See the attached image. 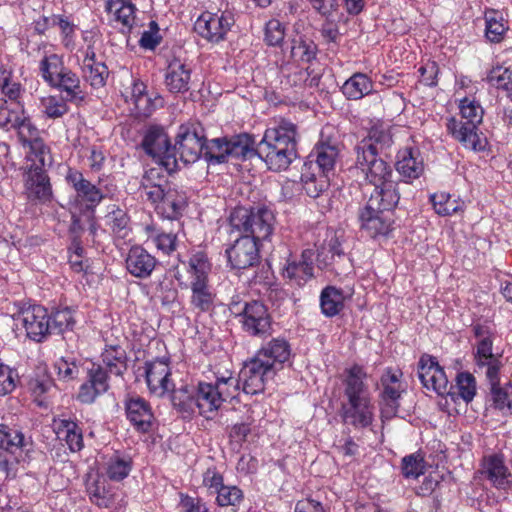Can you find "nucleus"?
I'll list each match as a JSON object with an SVG mask.
<instances>
[{"instance_id":"1","label":"nucleus","mask_w":512,"mask_h":512,"mask_svg":"<svg viewBox=\"0 0 512 512\" xmlns=\"http://www.w3.org/2000/svg\"><path fill=\"white\" fill-rule=\"evenodd\" d=\"M180 265L175 278L180 288L190 290L191 310L197 315L212 312L216 306L217 293L210 282L212 264L207 254L202 250L193 251Z\"/></svg>"},{"instance_id":"2","label":"nucleus","mask_w":512,"mask_h":512,"mask_svg":"<svg viewBox=\"0 0 512 512\" xmlns=\"http://www.w3.org/2000/svg\"><path fill=\"white\" fill-rule=\"evenodd\" d=\"M366 379L365 369L358 364L344 371L340 417L344 425L355 429L367 428L374 421L375 407Z\"/></svg>"},{"instance_id":"3","label":"nucleus","mask_w":512,"mask_h":512,"mask_svg":"<svg viewBox=\"0 0 512 512\" xmlns=\"http://www.w3.org/2000/svg\"><path fill=\"white\" fill-rule=\"evenodd\" d=\"M215 382H200L195 394L188 396L187 400L176 402L177 396L173 397L175 406L188 413L196 411L207 419L212 418L223 404V402L232 399L238 391V381L229 369L225 371L217 370L214 372Z\"/></svg>"},{"instance_id":"4","label":"nucleus","mask_w":512,"mask_h":512,"mask_svg":"<svg viewBox=\"0 0 512 512\" xmlns=\"http://www.w3.org/2000/svg\"><path fill=\"white\" fill-rule=\"evenodd\" d=\"M460 119L450 117L446 128L454 139L467 149L483 151L487 146V139L479 132L478 126L482 123L484 110L479 102L470 98H463L459 103Z\"/></svg>"},{"instance_id":"5","label":"nucleus","mask_w":512,"mask_h":512,"mask_svg":"<svg viewBox=\"0 0 512 512\" xmlns=\"http://www.w3.org/2000/svg\"><path fill=\"white\" fill-rule=\"evenodd\" d=\"M399 199L400 195L392 190H388L383 196L371 194L367 203L359 209L358 220L361 231L371 238L387 235L393 224L391 212L397 206Z\"/></svg>"},{"instance_id":"6","label":"nucleus","mask_w":512,"mask_h":512,"mask_svg":"<svg viewBox=\"0 0 512 512\" xmlns=\"http://www.w3.org/2000/svg\"><path fill=\"white\" fill-rule=\"evenodd\" d=\"M33 442L30 437L7 424H0V472L5 479H15L18 466L31 459Z\"/></svg>"},{"instance_id":"7","label":"nucleus","mask_w":512,"mask_h":512,"mask_svg":"<svg viewBox=\"0 0 512 512\" xmlns=\"http://www.w3.org/2000/svg\"><path fill=\"white\" fill-rule=\"evenodd\" d=\"M154 169H151L142 182L143 196L154 205L156 212L163 218L179 220L187 205L188 197L184 191L172 187H163L161 184H151L150 177Z\"/></svg>"},{"instance_id":"8","label":"nucleus","mask_w":512,"mask_h":512,"mask_svg":"<svg viewBox=\"0 0 512 512\" xmlns=\"http://www.w3.org/2000/svg\"><path fill=\"white\" fill-rule=\"evenodd\" d=\"M67 183L75 191L72 202V225L71 229H82L79 214L95 213V208L103 201L105 194L102 189L86 179L83 173L77 169L69 168L65 176Z\"/></svg>"},{"instance_id":"9","label":"nucleus","mask_w":512,"mask_h":512,"mask_svg":"<svg viewBox=\"0 0 512 512\" xmlns=\"http://www.w3.org/2000/svg\"><path fill=\"white\" fill-rule=\"evenodd\" d=\"M230 225L255 241L267 240L273 233L275 216L271 209L257 206L251 209L235 208L230 215Z\"/></svg>"},{"instance_id":"10","label":"nucleus","mask_w":512,"mask_h":512,"mask_svg":"<svg viewBox=\"0 0 512 512\" xmlns=\"http://www.w3.org/2000/svg\"><path fill=\"white\" fill-rule=\"evenodd\" d=\"M39 74L50 87L65 92L69 100L82 93L79 76L64 65L63 56L45 52L39 62Z\"/></svg>"},{"instance_id":"11","label":"nucleus","mask_w":512,"mask_h":512,"mask_svg":"<svg viewBox=\"0 0 512 512\" xmlns=\"http://www.w3.org/2000/svg\"><path fill=\"white\" fill-rule=\"evenodd\" d=\"M318 48L314 41L304 35H296L290 42V59L299 68L293 75H288L293 85L305 83L310 87L317 86L320 75L311 68L316 60Z\"/></svg>"},{"instance_id":"12","label":"nucleus","mask_w":512,"mask_h":512,"mask_svg":"<svg viewBox=\"0 0 512 512\" xmlns=\"http://www.w3.org/2000/svg\"><path fill=\"white\" fill-rule=\"evenodd\" d=\"M355 164L365 175V179L372 184L375 189L372 194L383 196L388 190L399 194L397 184L392 178V168L376 153L355 152Z\"/></svg>"},{"instance_id":"13","label":"nucleus","mask_w":512,"mask_h":512,"mask_svg":"<svg viewBox=\"0 0 512 512\" xmlns=\"http://www.w3.org/2000/svg\"><path fill=\"white\" fill-rule=\"evenodd\" d=\"M206 133L202 124L190 120L179 126L172 146L174 154L179 156L184 164L195 163L205 150ZM177 158V156H175Z\"/></svg>"},{"instance_id":"14","label":"nucleus","mask_w":512,"mask_h":512,"mask_svg":"<svg viewBox=\"0 0 512 512\" xmlns=\"http://www.w3.org/2000/svg\"><path fill=\"white\" fill-rule=\"evenodd\" d=\"M141 146L147 155L155 159L168 172L177 169L178 159L175 157L174 149L163 127L149 126L144 132Z\"/></svg>"},{"instance_id":"15","label":"nucleus","mask_w":512,"mask_h":512,"mask_svg":"<svg viewBox=\"0 0 512 512\" xmlns=\"http://www.w3.org/2000/svg\"><path fill=\"white\" fill-rule=\"evenodd\" d=\"M234 23V17L230 12L218 11L212 13L205 11L197 18L194 30L208 42L219 43L225 40Z\"/></svg>"},{"instance_id":"16","label":"nucleus","mask_w":512,"mask_h":512,"mask_svg":"<svg viewBox=\"0 0 512 512\" xmlns=\"http://www.w3.org/2000/svg\"><path fill=\"white\" fill-rule=\"evenodd\" d=\"M242 329L253 337H267L272 332V319L267 307L260 301L244 303L238 313Z\"/></svg>"},{"instance_id":"17","label":"nucleus","mask_w":512,"mask_h":512,"mask_svg":"<svg viewBox=\"0 0 512 512\" xmlns=\"http://www.w3.org/2000/svg\"><path fill=\"white\" fill-rule=\"evenodd\" d=\"M502 367V361L484 366L489 389L488 400L494 409L512 411V382L501 383L500 371Z\"/></svg>"},{"instance_id":"18","label":"nucleus","mask_w":512,"mask_h":512,"mask_svg":"<svg viewBox=\"0 0 512 512\" xmlns=\"http://www.w3.org/2000/svg\"><path fill=\"white\" fill-rule=\"evenodd\" d=\"M276 372L271 368L270 364L264 363L262 360L254 356L250 361L246 362L236 378L238 384L242 383V389L246 394H258L264 391L265 383L274 377Z\"/></svg>"},{"instance_id":"19","label":"nucleus","mask_w":512,"mask_h":512,"mask_svg":"<svg viewBox=\"0 0 512 512\" xmlns=\"http://www.w3.org/2000/svg\"><path fill=\"white\" fill-rule=\"evenodd\" d=\"M402 375L403 373L399 369L387 368L380 378L382 387L381 413L386 418L395 416L398 411L399 399L402 393L405 391V388L401 382Z\"/></svg>"},{"instance_id":"20","label":"nucleus","mask_w":512,"mask_h":512,"mask_svg":"<svg viewBox=\"0 0 512 512\" xmlns=\"http://www.w3.org/2000/svg\"><path fill=\"white\" fill-rule=\"evenodd\" d=\"M26 198L46 204L53 199V189L47 169H22Z\"/></svg>"},{"instance_id":"21","label":"nucleus","mask_w":512,"mask_h":512,"mask_svg":"<svg viewBox=\"0 0 512 512\" xmlns=\"http://www.w3.org/2000/svg\"><path fill=\"white\" fill-rule=\"evenodd\" d=\"M110 375L102 366L93 363L87 372L86 381L80 386L77 399L84 404H92L110 389Z\"/></svg>"},{"instance_id":"22","label":"nucleus","mask_w":512,"mask_h":512,"mask_svg":"<svg viewBox=\"0 0 512 512\" xmlns=\"http://www.w3.org/2000/svg\"><path fill=\"white\" fill-rule=\"evenodd\" d=\"M228 262L234 269H248L260 259L258 243L250 236H241L226 249Z\"/></svg>"},{"instance_id":"23","label":"nucleus","mask_w":512,"mask_h":512,"mask_svg":"<svg viewBox=\"0 0 512 512\" xmlns=\"http://www.w3.org/2000/svg\"><path fill=\"white\" fill-rule=\"evenodd\" d=\"M167 67L165 73V85L171 93H185L190 89L192 68L176 54L171 51L167 56Z\"/></svg>"},{"instance_id":"24","label":"nucleus","mask_w":512,"mask_h":512,"mask_svg":"<svg viewBox=\"0 0 512 512\" xmlns=\"http://www.w3.org/2000/svg\"><path fill=\"white\" fill-rule=\"evenodd\" d=\"M19 319L30 339L41 342L50 334V314L41 305H33L23 309Z\"/></svg>"},{"instance_id":"25","label":"nucleus","mask_w":512,"mask_h":512,"mask_svg":"<svg viewBox=\"0 0 512 512\" xmlns=\"http://www.w3.org/2000/svg\"><path fill=\"white\" fill-rule=\"evenodd\" d=\"M282 275L289 284L298 287L304 286L314 277V252L311 249L303 250L300 256L287 260Z\"/></svg>"},{"instance_id":"26","label":"nucleus","mask_w":512,"mask_h":512,"mask_svg":"<svg viewBox=\"0 0 512 512\" xmlns=\"http://www.w3.org/2000/svg\"><path fill=\"white\" fill-rule=\"evenodd\" d=\"M418 377L427 390H433L439 396L448 393V379L443 368L435 358L422 355L418 362Z\"/></svg>"},{"instance_id":"27","label":"nucleus","mask_w":512,"mask_h":512,"mask_svg":"<svg viewBox=\"0 0 512 512\" xmlns=\"http://www.w3.org/2000/svg\"><path fill=\"white\" fill-rule=\"evenodd\" d=\"M145 376L151 394L162 397L174 391L175 385L171 379V369L168 360L158 359L147 362L145 365Z\"/></svg>"},{"instance_id":"28","label":"nucleus","mask_w":512,"mask_h":512,"mask_svg":"<svg viewBox=\"0 0 512 512\" xmlns=\"http://www.w3.org/2000/svg\"><path fill=\"white\" fill-rule=\"evenodd\" d=\"M297 126L285 118L274 119L259 144L297 150Z\"/></svg>"},{"instance_id":"29","label":"nucleus","mask_w":512,"mask_h":512,"mask_svg":"<svg viewBox=\"0 0 512 512\" xmlns=\"http://www.w3.org/2000/svg\"><path fill=\"white\" fill-rule=\"evenodd\" d=\"M124 405L126 417L136 431L148 433L153 429L155 417L148 401L140 396H129Z\"/></svg>"},{"instance_id":"30","label":"nucleus","mask_w":512,"mask_h":512,"mask_svg":"<svg viewBox=\"0 0 512 512\" xmlns=\"http://www.w3.org/2000/svg\"><path fill=\"white\" fill-rule=\"evenodd\" d=\"M472 331L478 340L474 355L476 366L479 369H483L484 366L500 362V357L492 352L491 326L487 322H476L472 325Z\"/></svg>"},{"instance_id":"31","label":"nucleus","mask_w":512,"mask_h":512,"mask_svg":"<svg viewBox=\"0 0 512 512\" xmlns=\"http://www.w3.org/2000/svg\"><path fill=\"white\" fill-rule=\"evenodd\" d=\"M255 356L264 363L270 364L271 368L276 372L289 360L291 347L285 338H273L263 344Z\"/></svg>"},{"instance_id":"32","label":"nucleus","mask_w":512,"mask_h":512,"mask_svg":"<svg viewBox=\"0 0 512 512\" xmlns=\"http://www.w3.org/2000/svg\"><path fill=\"white\" fill-rule=\"evenodd\" d=\"M126 269L134 277L148 278L156 267V258L141 246L129 249L126 260Z\"/></svg>"},{"instance_id":"33","label":"nucleus","mask_w":512,"mask_h":512,"mask_svg":"<svg viewBox=\"0 0 512 512\" xmlns=\"http://www.w3.org/2000/svg\"><path fill=\"white\" fill-rule=\"evenodd\" d=\"M392 144V135L387 127L381 123L374 124L368 131L366 137L360 140L355 148V152L376 153L379 155L384 149Z\"/></svg>"},{"instance_id":"34","label":"nucleus","mask_w":512,"mask_h":512,"mask_svg":"<svg viewBox=\"0 0 512 512\" xmlns=\"http://www.w3.org/2000/svg\"><path fill=\"white\" fill-rule=\"evenodd\" d=\"M53 430L59 439L66 442L72 452L84 447L82 429L76 419L64 415L53 419Z\"/></svg>"},{"instance_id":"35","label":"nucleus","mask_w":512,"mask_h":512,"mask_svg":"<svg viewBox=\"0 0 512 512\" xmlns=\"http://www.w3.org/2000/svg\"><path fill=\"white\" fill-rule=\"evenodd\" d=\"M396 170L405 182L419 178L424 171L423 159L418 149L406 147L397 154Z\"/></svg>"},{"instance_id":"36","label":"nucleus","mask_w":512,"mask_h":512,"mask_svg":"<svg viewBox=\"0 0 512 512\" xmlns=\"http://www.w3.org/2000/svg\"><path fill=\"white\" fill-rule=\"evenodd\" d=\"M257 156L265 161L267 167L273 171L286 170L293 159L297 156V150L289 148H280L276 146H267L266 144L257 145Z\"/></svg>"},{"instance_id":"37","label":"nucleus","mask_w":512,"mask_h":512,"mask_svg":"<svg viewBox=\"0 0 512 512\" xmlns=\"http://www.w3.org/2000/svg\"><path fill=\"white\" fill-rule=\"evenodd\" d=\"M100 358L101 363H97L99 366H102L110 375L123 378L128 370V355L122 346L118 344L106 345Z\"/></svg>"},{"instance_id":"38","label":"nucleus","mask_w":512,"mask_h":512,"mask_svg":"<svg viewBox=\"0 0 512 512\" xmlns=\"http://www.w3.org/2000/svg\"><path fill=\"white\" fill-rule=\"evenodd\" d=\"M481 473L497 489L506 490L509 487L510 473L502 456L498 454L484 456Z\"/></svg>"},{"instance_id":"39","label":"nucleus","mask_w":512,"mask_h":512,"mask_svg":"<svg viewBox=\"0 0 512 512\" xmlns=\"http://www.w3.org/2000/svg\"><path fill=\"white\" fill-rule=\"evenodd\" d=\"M86 491L90 501L99 508H109L115 501V491L108 481L102 477L89 478Z\"/></svg>"},{"instance_id":"40","label":"nucleus","mask_w":512,"mask_h":512,"mask_svg":"<svg viewBox=\"0 0 512 512\" xmlns=\"http://www.w3.org/2000/svg\"><path fill=\"white\" fill-rule=\"evenodd\" d=\"M302 186L305 193L311 198L322 195L330 186V177L313 168V161L305 165L301 176Z\"/></svg>"},{"instance_id":"41","label":"nucleus","mask_w":512,"mask_h":512,"mask_svg":"<svg viewBox=\"0 0 512 512\" xmlns=\"http://www.w3.org/2000/svg\"><path fill=\"white\" fill-rule=\"evenodd\" d=\"M28 151L25 154V161L22 169H47L52 165L53 158L50 147L44 139L36 140L26 146Z\"/></svg>"},{"instance_id":"42","label":"nucleus","mask_w":512,"mask_h":512,"mask_svg":"<svg viewBox=\"0 0 512 512\" xmlns=\"http://www.w3.org/2000/svg\"><path fill=\"white\" fill-rule=\"evenodd\" d=\"M310 157H314L313 168L330 177L339 157V149L336 145L320 143L315 146Z\"/></svg>"},{"instance_id":"43","label":"nucleus","mask_w":512,"mask_h":512,"mask_svg":"<svg viewBox=\"0 0 512 512\" xmlns=\"http://www.w3.org/2000/svg\"><path fill=\"white\" fill-rule=\"evenodd\" d=\"M477 393L476 378L469 372H460L455 379V385L448 386V393L453 402L461 398L464 402H471Z\"/></svg>"},{"instance_id":"44","label":"nucleus","mask_w":512,"mask_h":512,"mask_svg":"<svg viewBox=\"0 0 512 512\" xmlns=\"http://www.w3.org/2000/svg\"><path fill=\"white\" fill-rule=\"evenodd\" d=\"M485 19V37L491 43H500L509 29L508 22L503 13L489 9L484 14Z\"/></svg>"},{"instance_id":"45","label":"nucleus","mask_w":512,"mask_h":512,"mask_svg":"<svg viewBox=\"0 0 512 512\" xmlns=\"http://www.w3.org/2000/svg\"><path fill=\"white\" fill-rule=\"evenodd\" d=\"M373 91V81L364 73H354L345 81L342 92L348 100H360Z\"/></svg>"},{"instance_id":"46","label":"nucleus","mask_w":512,"mask_h":512,"mask_svg":"<svg viewBox=\"0 0 512 512\" xmlns=\"http://www.w3.org/2000/svg\"><path fill=\"white\" fill-rule=\"evenodd\" d=\"M229 157L237 159H251L257 155V147H254V139L249 134H239L227 139L225 148Z\"/></svg>"},{"instance_id":"47","label":"nucleus","mask_w":512,"mask_h":512,"mask_svg":"<svg viewBox=\"0 0 512 512\" xmlns=\"http://www.w3.org/2000/svg\"><path fill=\"white\" fill-rule=\"evenodd\" d=\"M345 296L341 289L334 286H327L320 295V306L322 313L327 317L338 315L344 308Z\"/></svg>"},{"instance_id":"48","label":"nucleus","mask_w":512,"mask_h":512,"mask_svg":"<svg viewBox=\"0 0 512 512\" xmlns=\"http://www.w3.org/2000/svg\"><path fill=\"white\" fill-rule=\"evenodd\" d=\"M431 203L435 212L440 216H451L464 209V202L446 192H437L431 195Z\"/></svg>"},{"instance_id":"49","label":"nucleus","mask_w":512,"mask_h":512,"mask_svg":"<svg viewBox=\"0 0 512 512\" xmlns=\"http://www.w3.org/2000/svg\"><path fill=\"white\" fill-rule=\"evenodd\" d=\"M252 422H240L231 425L228 428V438L231 449L240 452L250 442L254 440Z\"/></svg>"},{"instance_id":"50","label":"nucleus","mask_w":512,"mask_h":512,"mask_svg":"<svg viewBox=\"0 0 512 512\" xmlns=\"http://www.w3.org/2000/svg\"><path fill=\"white\" fill-rule=\"evenodd\" d=\"M106 11L112 15L113 19L123 26L131 28L134 19L136 8L132 3L124 0H109L106 3Z\"/></svg>"},{"instance_id":"51","label":"nucleus","mask_w":512,"mask_h":512,"mask_svg":"<svg viewBox=\"0 0 512 512\" xmlns=\"http://www.w3.org/2000/svg\"><path fill=\"white\" fill-rule=\"evenodd\" d=\"M51 24L59 28L62 46L70 52L74 51L76 49L77 25L63 15H53Z\"/></svg>"},{"instance_id":"52","label":"nucleus","mask_w":512,"mask_h":512,"mask_svg":"<svg viewBox=\"0 0 512 512\" xmlns=\"http://www.w3.org/2000/svg\"><path fill=\"white\" fill-rule=\"evenodd\" d=\"M487 81L497 89L505 91L512 101V64L506 66L504 63L493 67L487 76Z\"/></svg>"},{"instance_id":"53","label":"nucleus","mask_w":512,"mask_h":512,"mask_svg":"<svg viewBox=\"0 0 512 512\" xmlns=\"http://www.w3.org/2000/svg\"><path fill=\"white\" fill-rule=\"evenodd\" d=\"M14 130L17 131L18 140L24 148H26L27 145L34 143L36 140L43 139L40 135L39 129L32 122L26 111L21 115Z\"/></svg>"},{"instance_id":"54","label":"nucleus","mask_w":512,"mask_h":512,"mask_svg":"<svg viewBox=\"0 0 512 512\" xmlns=\"http://www.w3.org/2000/svg\"><path fill=\"white\" fill-rule=\"evenodd\" d=\"M426 471L425 456L421 451L406 455L401 461L402 475L409 479H417Z\"/></svg>"},{"instance_id":"55","label":"nucleus","mask_w":512,"mask_h":512,"mask_svg":"<svg viewBox=\"0 0 512 512\" xmlns=\"http://www.w3.org/2000/svg\"><path fill=\"white\" fill-rule=\"evenodd\" d=\"M132 468V461L129 457L113 455L106 463V474L110 480L121 481L126 478Z\"/></svg>"},{"instance_id":"56","label":"nucleus","mask_w":512,"mask_h":512,"mask_svg":"<svg viewBox=\"0 0 512 512\" xmlns=\"http://www.w3.org/2000/svg\"><path fill=\"white\" fill-rule=\"evenodd\" d=\"M180 229V224L177 225V230L171 229L166 231L164 228L153 229V234L149 235L158 250L164 254H170L177 247V234Z\"/></svg>"},{"instance_id":"57","label":"nucleus","mask_w":512,"mask_h":512,"mask_svg":"<svg viewBox=\"0 0 512 512\" xmlns=\"http://www.w3.org/2000/svg\"><path fill=\"white\" fill-rule=\"evenodd\" d=\"M50 317V334L63 333L72 329L75 324L72 311L69 308L56 310Z\"/></svg>"},{"instance_id":"58","label":"nucleus","mask_w":512,"mask_h":512,"mask_svg":"<svg viewBox=\"0 0 512 512\" xmlns=\"http://www.w3.org/2000/svg\"><path fill=\"white\" fill-rule=\"evenodd\" d=\"M83 77L94 88L103 87L109 75L108 68L103 62L83 66Z\"/></svg>"},{"instance_id":"59","label":"nucleus","mask_w":512,"mask_h":512,"mask_svg":"<svg viewBox=\"0 0 512 512\" xmlns=\"http://www.w3.org/2000/svg\"><path fill=\"white\" fill-rule=\"evenodd\" d=\"M227 145V139L216 138L210 142L205 141V150L203 152L204 158L209 162L223 163L229 157L228 152L225 148Z\"/></svg>"},{"instance_id":"60","label":"nucleus","mask_w":512,"mask_h":512,"mask_svg":"<svg viewBox=\"0 0 512 512\" xmlns=\"http://www.w3.org/2000/svg\"><path fill=\"white\" fill-rule=\"evenodd\" d=\"M41 104L44 114L49 118H59L68 112L66 101L59 96L44 97Z\"/></svg>"},{"instance_id":"61","label":"nucleus","mask_w":512,"mask_h":512,"mask_svg":"<svg viewBox=\"0 0 512 512\" xmlns=\"http://www.w3.org/2000/svg\"><path fill=\"white\" fill-rule=\"evenodd\" d=\"M216 503L220 507L238 506L243 501V492L236 486H223L216 493Z\"/></svg>"},{"instance_id":"62","label":"nucleus","mask_w":512,"mask_h":512,"mask_svg":"<svg viewBox=\"0 0 512 512\" xmlns=\"http://www.w3.org/2000/svg\"><path fill=\"white\" fill-rule=\"evenodd\" d=\"M285 37V27L277 19L269 20L265 25L264 41L269 46H279Z\"/></svg>"},{"instance_id":"63","label":"nucleus","mask_w":512,"mask_h":512,"mask_svg":"<svg viewBox=\"0 0 512 512\" xmlns=\"http://www.w3.org/2000/svg\"><path fill=\"white\" fill-rule=\"evenodd\" d=\"M25 109L21 106L18 110L9 109L6 107V101L0 100V128L6 131L15 129L21 115Z\"/></svg>"},{"instance_id":"64","label":"nucleus","mask_w":512,"mask_h":512,"mask_svg":"<svg viewBox=\"0 0 512 512\" xmlns=\"http://www.w3.org/2000/svg\"><path fill=\"white\" fill-rule=\"evenodd\" d=\"M54 369L57 372L59 379L70 381L75 379L79 374V366L74 359L59 358L54 363Z\"/></svg>"}]
</instances>
